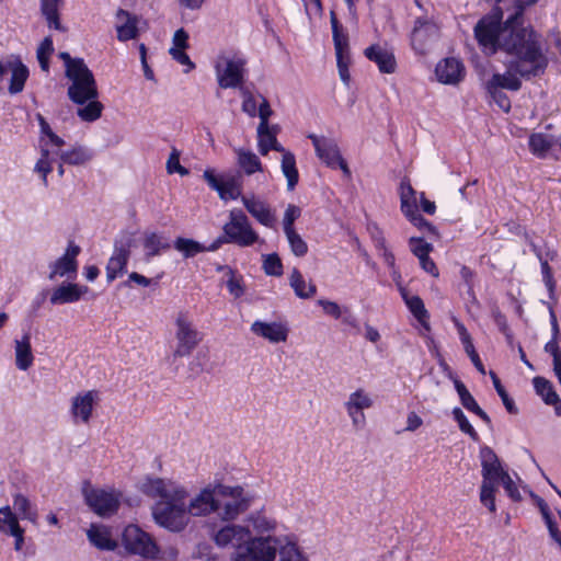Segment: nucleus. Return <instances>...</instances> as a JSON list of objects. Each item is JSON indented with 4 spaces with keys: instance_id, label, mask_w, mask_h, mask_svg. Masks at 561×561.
I'll return each instance as SVG.
<instances>
[{
    "instance_id": "obj_1",
    "label": "nucleus",
    "mask_w": 561,
    "mask_h": 561,
    "mask_svg": "<svg viewBox=\"0 0 561 561\" xmlns=\"http://www.w3.org/2000/svg\"><path fill=\"white\" fill-rule=\"evenodd\" d=\"M537 0H516L515 11L505 23L502 12L494 10L481 18L474 26V37L485 55H494L499 49L507 54L510 68L522 78L530 79L545 73L549 58L542 37L531 27H519V19L526 7Z\"/></svg>"
},
{
    "instance_id": "obj_2",
    "label": "nucleus",
    "mask_w": 561,
    "mask_h": 561,
    "mask_svg": "<svg viewBox=\"0 0 561 561\" xmlns=\"http://www.w3.org/2000/svg\"><path fill=\"white\" fill-rule=\"evenodd\" d=\"M145 495L157 500L151 506L152 518L160 527L170 531H182L190 523V516H204L220 510L216 486L203 489L187 501V490L170 479L146 477L139 483Z\"/></svg>"
},
{
    "instance_id": "obj_3",
    "label": "nucleus",
    "mask_w": 561,
    "mask_h": 561,
    "mask_svg": "<svg viewBox=\"0 0 561 561\" xmlns=\"http://www.w3.org/2000/svg\"><path fill=\"white\" fill-rule=\"evenodd\" d=\"M213 539L218 547H233L231 561H274L272 535L253 536L249 527L229 524L218 529Z\"/></svg>"
},
{
    "instance_id": "obj_4",
    "label": "nucleus",
    "mask_w": 561,
    "mask_h": 561,
    "mask_svg": "<svg viewBox=\"0 0 561 561\" xmlns=\"http://www.w3.org/2000/svg\"><path fill=\"white\" fill-rule=\"evenodd\" d=\"M480 460L482 467V485L480 490V501L489 508L491 513L496 511L495 506V491L496 483L506 473L501 465V461L494 450L489 446H483L480 449Z\"/></svg>"
},
{
    "instance_id": "obj_5",
    "label": "nucleus",
    "mask_w": 561,
    "mask_h": 561,
    "mask_svg": "<svg viewBox=\"0 0 561 561\" xmlns=\"http://www.w3.org/2000/svg\"><path fill=\"white\" fill-rule=\"evenodd\" d=\"M247 60L236 53H222L215 62V72L220 88H239L245 76Z\"/></svg>"
},
{
    "instance_id": "obj_6",
    "label": "nucleus",
    "mask_w": 561,
    "mask_h": 561,
    "mask_svg": "<svg viewBox=\"0 0 561 561\" xmlns=\"http://www.w3.org/2000/svg\"><path fill=\"white\" fill-rule=\"evenodd\" d=\"M79 64L77 68L66 75L71 81L67 94L73 103L83 105L89 100L96 99L99 92L92 71L85 62Z\"/></svg>"
},
{
    "instance_id": "obj_7",
    "label": "nucleus",
    "mask_w": 561,
    "mask_h": 561,
    "mask_svg": "<svg viewBox=\"0 0 561 561\" xmlns=\"http://www.w3.org/2000/svg\"><path fill=\"white\" fill-rule=\"evenodd\" d=\"M222 231L228 242L239 247H250L260 239L241 209L234 208L229 211V220L224 225Z\"/></svg>"
},
{
    "instance_id": "obj_8",
    "label": "nucleus",
    "mask_w": 561,
    "mask_h": 561,
    "mask_svg": "<svg viewBox=\"0 0 561 561\" xmlns=\"http://www.w3.org/2000/svg\"><path fill=\"white\" fill-rule=\"evenodd\" d=\"M175 339L176 347L173 352L174 357L188 356L203 340V335L197 331L187 312L180 311L175 318Z\"/></svg>"
},
{
    "instance_id": "obj_9",
    "label": "nucleus",
    "mask_w": 561,
    "mask_h": 561,
    "mask_svg": "<svg viewBox=\"0 0 561 561\" xmlns=\"http://www.w3.org/2000/svg\"><path fill=\"white\" fill-rule=\"evenodd\" d=\"M41 133L47 137V140H41V157L35 163L34 172L38 173L42 178L44 186L48 185L47 176L53 171L54 157H51L53 148H61L65 145V140L53 131L49 124L43 123Z\"/></svg>"
},
{
    "instance_id": "obj_10",
    "label": "nucleus",
    "mask_w": 561,
    "mask_h": 561,
    "mask_svg": "<svg viewBox=\"0 0 561 561\" xmlns=\"http://www.w3.org/2000/svg\"><path fill=\"white\" fill-rule=\"evenodd\" d=\"M126 550L147 559H156L159 548L153 538L136 525H128L123 533Z\"/></svg>"
},
{
    "instance_id": "obj_11",
    "label": "nucleus",
    "mask_w": 561,
    "mask_h": 561,
    "mask_svg": "<svg viewBox=\"0 0 561 561\" xmlns=\"http://www.w3.org/2000/svg\"><path fill=\"white\" fill-rule=\"evenodd\" d=\"M217 497L227 499L220 505L222 510L219 514L225 520H232L237 518L241 513L248 510L250 506V497L244 495L241 486H228L217 485L216 486Z\"/></svg>"
},
{
    "instance_id": "obj_12",
    "label": "nucleus",
    "mask_w": 561,
    "mask_h": 561,
    "mask_svg": "<svg viewBox=\"0 0 561 561\" xmlns=\"http://www.w3.org/2000/svg\"><path fill=\"white\" fill-rule=\"evenodd\" d=\"M308 138L312 141L317 157L329 168H340L346 176L351 175L347 163L342 158L339 145L335 139L310 134Z\"/></svg>"
},
{
    "instance_id": "obj_13",
    "label": "nucleus",
    "mask_w": 561,
    "mask_h": 561,
    "mask_svg": "<svg viewBox=\"0 0 561 561\" xmlns=\"http://www.w3.org/2000/svg\"><path fill=\"white\" fill-rule=\"evenodd\" d=\"M133 244L134 237L130 232H124L115 240L113 254L106 265V279L108 283L126 273Z\"/></svg>"
},
{
    "instance_id": "obj_14",
    "label": "nucleus",
    "mask_w": 561,
    "mask_h": 561,
    "mask_svg": "<svg viewBox=\"0 0 561 561\" xmlns=\"http://www.w3.org/2000/svg\"><path fill=\"white\" fill-rule=\"evenodd\" d=\"M87 504L102 517L114 514L119 506V495L113 491L91 489L84 492Z\"/></svg>"
},
{
    "instance_id": "obj_15",
    "label": "nucleus",
    "mask_w": 561,
    "mask_h": 561,
    "mask_svg": "<svg viewBox=\"0 0 561 561\" xmlns=\"http://www.w3.org/2000/svg\"><path fill=\"white\" fill-rule=\"evenodd\" d=\"M436 36V25L426 18H419L411 33V45L417 54H425Z\"/></svg>"
},
{
    "instance_id": "obj_16",
    "label": "nucleus",
    "mask_w": 561,
    "mask_h": 561,
    "mask_svg": "<svg viewBox=\"0 0 561 561\" xmlns=\"http://www.w3.org/2000/svg\"><path fill=\"white\" fill-rule=\"evenodd\" d=\"M99 400V393L95 390H89L78 393L71 400L70 413L73 422L88 423L92 416L93 407Z\"/></svg>"
},
{
    "instance_id": "obj_17",
    "label": "nucleus",
    "mask_w": 561,
    "mask_h": 561,
    "mask_svg": "<svg viewBox=\"0 0 561 561\" xmlns=\"http://www.w3.org/2000/svg\"><path fill=\"white\" fill-rule=\"evenodd\" d=\"M79 253L80 248L73 242H69L64 255L49 265L50 273L48 278L54 279L57 276L62 277L70 276L71 274L76 275L78 268L77 256Z\"/></svg>"
},
{
    "instance_id": "obj_18",
    "label": "nucleus",
    "mask_w": 561,
    "mask_h": 561,
    "mask_svg": "<svg viewBox=\"0 0 561 561\" xmlns=\"http://www.w3.org/2000/svg\"><path fill=\"white\" fill-rule=\"evenodd\" d=\"M251 332L272 344L286 342L288 337V328L283 322H266L256 320L251 324Z\"/></svg>"
},
{
    "instance_id": "obj_19",
    "label": "nucleus",
    "mask_w": 561,
    "mask_h": 561,
    "mask_svg": "<svg viewBox=\"0 0 561 561\" xmlns=\"http://www.w3.org/2000/svg\"><path fill=\"white\" fill-rule=\"evenodd\" d=\"M241 202L251 216L261 225L267 228H273L275 226L276 216L266 202L257 198L253 194L250 196H241Z\"/></svg>"
},
{
    "instance_id": "obj_20",
    "label": "nucleus",
    "mask_w": 561,
    "mask_h": 561,
    "mask_svg": "<svg viewBox=\"0 0 561 561\" xmlns=\"http://www.w3.org/2000/svg\"><path fill=\"white\" fill-rule=\"evenodd\" d=\"M367 59L375 62L382 73H393L397 69V60L391 49L381 45H371L364 50Z\"/></svg>"
},
{
    "instance_id": "obj_21",
    "label": "nucleus",
    "mask_w": 561,
    "mask_h": 561,
    "mask_svg": "<svg viewBox=\"0 0 561 561\" xmlns=\"http://www.w3.org/2000/svg\"><path fill=\"white\" fill-rule=\"evenodd\" d=\"M435 75L437 80L444 84H457L463 79L465 67L457 58H445L437 64Z\"/></svg>"
},
{
    "instance_id": "obj_22",
    "label": "nucleus",
    "mask_w": 561,
    "mask_h": 561,
    "mask_svg": "<svg viewBox=\"0 0 561 561\" xmlns=\"http://www.w3.org/2000/svg\"><path fill=\"white\" fill-rule=\"evenodd\" d=\"M140 20L123 9L117 10L115 15V30L117 32V39L127 42L135 39L139 34Z\"/></svg>"
},
{
    "instance_id": "obj_23",
    "label": "nucleus",
    "mask_w": 561,
    "mask_h": 561,
    "mask_svg": "<svg viewBox=\"0 0 561 561\" xmlns=\"http://www.w3.org/2000/svg\"><path fill=\"white\" fill-rule=\"evenodd\" d=\"M272 547L280 561H307L293 536H272Z\"/></svg>"
},
{
    "instance_id": "obj_24",
    "label": "nucleus",
    "mask_w": 561,
    "mask_h": 561,
    "mask_svg": "<svg viewBox=\"0 0 561 561\" xmlns=\"http://www.w3.org/2000/svg\"><path fill=\"white\" fill-rule=\"evenodd\" d=\"M54 159L59 157L62 163L70 165H82L89 162L93 158V152L81 145H77L69 150H61V148H55L51 151Z\"/></svg>"
},
{
    "instance_id": "obj_25",
    "label": "nucleus",
    "mask_w": 561,
    "mask_h": 561,
    "mask_svg": "<svg viewBox=\"0 0 561 561\" xmlns=\"http://www.w3.org/2000/svg\"><path fill=\"white\" fill-rule=\"evenodd\" d=\"M88 291V287H82L75 283L61 284L55 288L50 295L53 305L71 304L80 300L83 294Z\"/></svg>"
},
{
    "instance_id": "obj_26",
    "label": "nucleus",
    "mask_w": 561,
    "mask_h": 561,
    "mask_svg": "<svg viewBox=\"0 0 561 561\" xmlns=\"http://www.w3.org/2000/svg\"><path fill=\"white\" fill-rule=\"evenodd\" d=\"M87 537L90 543L100 550L113 551L117 548V542L106 526L92 524L87 530Z\"/></svg>"
},
{
    "instance_id": "obj_27",
    "label": "nucleus",
    "mask_w": 561,
    "mask_h": 561,
    "mask_svg": "<svg viewBox=\"0 0 561 561\" xmlns=\"http://www.w3.org/2000/svg\"><path fill=\"white\" fill-rule=\"evenodd\" d=\"M522 77L518 72L510 68V60L507 61V71L504 73H494L486 82L485 89H507L517 91L522 87V81L517 77Z\"/></svg>"
},
{
    "instance_id": "obj_28",
    "label": "nucleus",
    "mask_w": 561,
    "mask_h": 561,
    "mask_svg": "<svg viewBox=\"0 0 561 561\" xmlns=\"http://www.w3.org/2000/svg\"><path fill=\"white\" fill-rule=\"evenodd\" d=\"M402 298L411 311V313L415 317L419 323L425 331H430L431 327L428 323L430 314L425 309L423 300L416 295H409L404 288H401Z\"/></svg>"
},
{
    "instance_id": "obj_29",
    "label": "nucleus",
    "mask_w": 561,
    "mask_h": 561,
    "mask_svg": "<svg viewBox=\"0 0 561 561\" xmlns=\"http://www.w3.org/2000/svg\"><path fill=\"white\" fill-rule=\"evenodd\" d=\"M557 144L558 140L552 135L545 133H534L528 140L529 150L540 159L547 158L551 148Z\"/></svg>"
},
{
    "instance_id": "obj_30",
    "label": "nucleus",
    "mask_w": 561,
    "mask_h": 561,
    "mask_svg": "<svg viewBox=\"0 0 561 561\" xmlns=\"http://www.w3.org/2000/svg\"><path fill=\"white\" fill-rule=\"evenodd\" d=\"M534 387L546 404L553 405L557 415H561V400L549 380L543 377H535Z\"/></svg>"
},
{
    "instance_id": "obj_31",
    "label": "nucleus",
    "mask_w": 561,
    "mask_h": 561,
    "mask_svg": "<svg viewBox=\"0 0 561 561\" xmlns=\"http://www.w3.org/2000/svg\"><path fill=\"white\" fill-rule=\"evenodd\" d=\"M9 70L11 71L9 93L18 94L24 89L28 78V69L21 60L16 59L9 61Z\"/></svg>"
},
{
    "instance_id": "obj_32",
    "label": "nucleus",
    "mask_w": 561,
    "mask_h": 561,
    "mask_svg": "<svg viewBox=\"0 0 561 561\" xmlns=\"http://www.w3.org/2000/svg\"><path fill=\"white\" fill-rule=\"evenodd\" d=\"M13 508L19 518L36 524L38 514L36 506L22 493L12 495Z\"/></svg>"
},
{
    "instance_id": "obj_33",
    "label": "nucleus",
    "mask_w": 561,
    "mask_h": 561,
    "mask_svg": "<svg viewBox=\"0 0 561 561\" xmlns=\"http://www.w3.org/2000/svg\"><path fill=\"white\" fill-rule=\"evenodd\" d=\"M15 364L21 370H27L34 360L28 335H24L21 340L15 341Z\"/></svg>"
},
{
    "instance_id": "obj_34",
    "label": "nucleus",
    "mask_w": 561,
    "mask_h": 561,
    "mask_svg": "<svg viewBox=\"0 0 561 561\" xmlns=\"http://www.w3.org/2000/svg\"><path fill=\"white\" fill-rule=\"evenodd\" d=\"M61 0H41V12L45 18L49 28L65 32L66 28L59 20V8Z\"/></svg>"
},
{
    "instance_id": "obj_35",
    "label": "nucleus",
    "mask_w": 561,
    "mask_h": 561,
    "mask_svg": "<svg viewBox=\"0 0 561 561\" xmlns=\"http://www.w3.org/2000/svg\"><path fill=\"white\" fill-rule=\"evenodd\" d=\"M249 528L255 533L256 536H266L276 529L277 523L275 519L267 517L261 512L252 513L248 517Z\"/></svg>"
},
{
    "instance_id": "obj_36",
    "label": "nucleus",
    "mask_w": 561,
    "mask_h": 561,
    "mask_svg": "<svg viewBox=\"0 0 561 561\" xmlns=\"http://www.w3.org/2000/svg\"><path fill=\"white\" fill-rule=\"evenodd\" d=\"M170 244L164 238L156 232H145L144 234V250L147 260L157 256L161 253V250H167Z\"/></svg>"
},
{
    "instance_id": "obj_37",
    "label": "nucleus",
    "mask_w": 561,
    "mask_h": 561,
    "mask_svg": "<svg viewBox=\"0 0 561 561\" xmlns=\"http://www.w3.org/2000/svg\"><path fill=\"white\" fill-rule=\"evenodd\" d=\"M289 284L295 294L302 299L311 298L317 291L316 285L312 283L307 284L297 268L293 270L289 277Z\"/></svg>"
},
{
    "instance_id": "obj_38",
    "label": "nucleus",
    "mask_w": 561,
    "mask_h": 561,
    "mask_svg": "<svg viewBox=\"0 0 561 561\" xmlns=\"http://www.w3.org/2000/svg\"><path fill=\"white\" fill-rule=\"evenodd\" d=\"M236 153L238 157V164L245 174L251 175L255 172L262 171V163L254 152L239 148L236 149Z\"/></svg>"
},
{
    "instance_id": "obj_39",
    "label": "nucleus",
    "mask_w": 561,
    "mask_h": 561,
    "mask_svg": "<svg viewBox=\"0 0 561 561\" xmlns=\"http://www.w3.org/2000/svg\"><path fill=\"white\" fill-rule=\"evenodd\" d=\"M282 172L287 180V190L293 191L298 183L299 174L296 159L291 152H284L282 157Z\"/></svg>"
},
{
    "instance_id": "obj_40",
    "label": "nucleus",
    "mask_w": 561,
    "mask_h": 561,
    "mask_svg": "<svg viewBox=\"0 0 561 561\" xmlns=\"http://www.w3.org/2000/svg\"><path fill=\"white\" fill-rule=\"evenodd\" d=\"M373 241L375 243L376 249L379 251L380 256L382 257L386 265L393 270V274H397L396 271V259L393 253L388 249L386 243V238L382 232L377 229L376 233L373 234Z\"/></svg>"
},
{
    "instance_id": "obj_41",
    "label": "nucleus",
    "mask_w": 561,
    "mask_h": 561,
    "mask_svg": "<svg viewBox=\"0 0 561 561\" xmlns=\"http://www.w3.org/2000/svg\"><path fill=\"white\" fill-rule=\"evenodd\" d=\"M276 127L267 126L263 130L257 127V145L261 154L266 156L273 145H277Z\"/></svg>"
},
{
    "instance_id": "obj_42",
    "label": "nucleus",
    "mask_w": 561,
    "mask_h": 561,
    "mask_svg": "<svg viewBox=\"0 0 561 561\" xmlns=\"http://www.w3.org/2000/svg\"><path fill=\"white\" fill-rule=\"evenodd\" d=\"M373 404V398L364 389H357L354 392H352L344 403V405H350L363 412L364 410L371 408Z\"/></svg>"
},
{
    "instance_id": "obj_43",
    "label": "nucleus",
    "mask_w": 561,
    "mask_h": 561,
    "mask_svg": "<svg viewBox=\"0 0 561 561\" xmlns=\"http://www.w3.org/2000/svg\"><path fill=\"white\" fill-rule=\"evenodd\" d=\"M102 111V103L92 99L84 106L78 108L77 115L84 122H94L101 116Z\"/></svg>"
},
{
    "instance_id": "obj_44",
    "label": "nucleus",
    "mask_w": 561,
    "mask_h": 561,
    "mask_svg": "<svg viewBox=\"0 0 561 561\" xmlns=\"http://www.w3.org/2000/svg\"><path fill=\"white\" fill-rule=\"evenodd\" d=\"M174 248L183 253L185 257H192L201 252H205V247L193 239L178 238Z\"/></svg>"
},
{
    "instance_id": "obj_45",
    "label": "nucleus",
    "mask_w": 561,
    "mask_h": 561,
    "mask_svg": "<svg viewBox=\"0 0 561 561\" xmlns=\"http://www.w3.org/2000/svg\"><path fill=\"white\" fill-rule=\"evenodd\" d=\"M54 53V44L50 36L45 37L36 51V57L39 64V67L43 71H49V57Z\"/></svg>"
},
{
    "instance_id": "obj_46",
    "label": "nucleus",
    "mask_w": 561,
    "mask_h": 561,
    "mask_svg": "<svg viewBox=\"0 0 561 561\" xmlns=\"http://www.w3.org/2000/svg\"><path fill=\"white\" fill-rule=\"evenodd\" d=\"M489 375H490V377L492 379V382H493V386H494L497 394L502 399V402H503L505 409L507 410V412L511 413V414H516L517 413V408L515 407V403H514L513 399L510 398L508 393L506 392V390L502 386V383H501L500 379L497 378L496 374L494 371H490Z\"/></svg>"
},
{
    "instance_id": "obj_47",
    "label": "nucleus",
    "mask_w": 561,
    "mask_h": 561,
    "mask_svg": "<svg viewBox=\"0 0 561 561\" xmlns=\"http://www.w3.org/2000/svg\"><path fill=\"white\" fill-rule=\"evenodd\" d=\"M227 288L230 295L234 298H240L244 294L243 278L238 275L232 268H227Z\"/></svg>"
},
{
    "instance_id": "obj_48",
    "label": "nucleus",
    "mask_w": 561,
    "mask_h": 561,
    "mask_svg": "<svg viewBox=\"0 0 561 561\" xmlns=\"http://www.w3.org/2000/svg\"><path fill=\"white\" fill-rule=\"evenodd\" d=\"M453 416L455 421L458 423V426L462 433L470 436V438L473 439L474 442L479 440V435L477 431L470 424V422L468 421L467 416L465 415L460 408H455L453 410Z\"/></svg>"
},
{
    "instance_id": "obj_49",
    "label": "nucleus",
    "mask_w": 561,
    "mask_h": 561,
    "mask_svg": "<svg viewBox=\"0 0 561 561\" xmlns=\"http://www.w3.org/2000/svg\"><path fill=\"white\" fill-rule=\"evenodd\" d=\"M285 234L290 245V250L296 256H304L307 254L308 245L296 230L287 231Z\"/></svg>"
},
{
    "instance_id": "obj_50",
    "label": "nucleus",
    "mask_w": 561,
    "mask_h": 561,
    "mask_svg": "<svg viewBox=\"0 0 561 561\" xmlns=\"http://www.w3.org/2000/svg\"><path fill=\"white\" fill-rule=\"evenodd\" d=\"M455 388L457 390L461 404L468 411L473 413L479 408V404L477 403L476 399L468 391L466 386L458 379L455 380Z\"/></svg>"
},
{
    "instance_id": "obj_51",
    "label": "nucleus",
    "mask_w": 561,
    "mask_h": 561,
    "mask_svg": "<svg viewBox=\"0 0 561 561\" xmlns=\"http://www.w3.org/2000/svg\"><path fill=\"white\" fill-rule=\"evenodd\" d=\"M454 323L457 329L460 342L463 346L466 354L469 357L472 356L473 354L477 353V351L474 348L473 341H472L470 333L468 332L466 327L458 319L455 318Z\"/></svg>"
},
{
    "instance_id": "obj_52",
    "label": "nucleus",
    "mask_w": 561,
    "mask_h": 561,
    "mask_svg": "<svg viewBox=\"0 0 561 561\" xmlns=\"http://www.w3.org/2000/svg\"><path fill=\"white\" fill-rule=\"evenodd\" d=\"M263 270L267 275L280 276L283 274V264L277 254H267L263 260Z\"/></svg>"
},
{
    "instance_id": "obj_53",
    "label": "nucleus",
    "mask_w": 561,
    "mask_h": 561,
    "mask_svg": "<svg viewBox=\"0 0 561 561\" xmlns=\"http://www.w3.org/2000/svg\"><path fill=\"white\" fill-rule=\"evenodd\" d=\"M218 194L224 201L237 199L241 196V187L233 179H230L228 181H224Z\"/></svg>"
},
{
    "instance_id": "obj_54",
    "label": "nucleus",
    "mask_w": 561,
    "mask_h": 561,
    "mask_svg": "<svg viewBox=\"0 0 561 561\" xmlns=\"http://www.w3.org/2000/svg\"><path fill=\"white\" fill-rule=\"evenodd\" d=\"M411 252L419 259L425 257L433 250V245L431 243L425 242L421 238L412 237L409 240Z\"/></svg>"
},
{
    "instance_id": "obj_55",
    "label": "nucleus",
    "mask_w": 561,
    "mask_h": 561,
    "mask_svg": "<svg viewBox=\"0 0 561 561\" xmlns=\"http://www.w3.org/2000/svg\"><path fill=\"white\" fill-rule=\"evenodd\" d=\"M260 98L262 101L259 104V108L256 112V115L260 117V124L257 127H260V129L263 130L264 128H267V126H270L268 118L273 114V111L271 108L268 101L262 95H260Z\"/></svg>"
},
{
    "instance_id": "obj_56",
    "label": "nucleus",
    "mask_w": 561,
    "mask_h": 561,
    "mask_svg": "<svg viewBox=\"0 0 561 561\" xmlns=\"http://www.w3.org/2000/svg\"><path fill=\"white\" fill-rule=\"evenodd\" d=\"M540 267L542 274V282L545 283V286L547 287L550 296L552 297L556 290V282L553 279L552 270L547 259H541Z\"/></svg>"
},
{
    "instance_id": "obj_57",
    "label": "nucleus",
    "mask_w": 561,
    "mask_h": 561,
    "mask_svg": "<svg viewBox=\"0 0 561 561\" xmlns=\"http://www.w3.org/2000/svg\"><path fill=\"white\" fill-rule=\"evenodd\" d=\"M499 481L502 482L507 495L513 501L522 500V495H520L515 482L513 481L512 477L508 474V472L502 473V477L499 479Z\"/></svg>"
},
{
    "instance_id": "obj_58",
    "label": "nucleus",
    "mask_w": 561,
    "mask_h": 561,
    "mask_svg": "<svg viewBox=\"0 0 561 561\" xmlns=\"http://www.w3.org/2000/svg\"><path fill=\"white\" fill-rule=\"evenodd\" d=\"M300 216V208L295 205H288L283 219L284 232L295 230L294 222Z\"/></svg>"
},
{
    "instance_id": "obj_59",
    "label": "nucleus",
    "mask_w": 561,
    "mask_h": 561,
    "mask_svg": "<svg viewBox=\"0 0 561 561\" xmlns=\"http://www.w3.org/2000/svg\"><path fill=\"white\" fill-rule=\"evenodd\" d=\"M486 91L501 110L506 113L511 110V101L507 95L501 91V89H486Z\"/></svg>"
},
{
    "instance_id": "obj_60",
    "label": "nucleus",
    "mask_w": 561,
    "mask_h": 561,
    "mask_svg": "<svg viewBox=\"0 0 561 561\" xmlns=\"http://www.w3.org/2000/svg\"><path fill=\"white\" fill-rule=\"evenodd\" d=\"M352 425L355 430H362L366 424L365 413L360 410L354 409L350 405H344Z\"/></svg>"
},
{
    "instance_id": "obj_61",
    "label": "nucleus",
    "mask_w": 561,
    "mask_h": 561,
    "mask_svg": "<svg viewBox=\"0 0 561 561\" xmlns=\"http://www.w3.org/2000/svg\"><path fill=\"white\" fill-rule=\"evenodd\" d=\"M242 95H243L242 111L244 113H247L250 117L256 116L259 104H257L255 98L248 91H243Z\"/></svg>"
},
{
    "instance_id": "obj_62",
    "label": "nucleus",
    "mask_w": 561,
    "mask_h": 561,
    "mask_svg": "<svg viewBox=\"0 0 561 561\" xmlns=\"http://www.w3.org/2000/svg\"><path fill=\"white\" fill-rule=\"evenodd\" d=\"M334 48H335V54H336L337 67H341V66L350 67L351 56H350L348 41L343 42L341 44V47L334 46Z\"/></svg>"
},
{
    "instance_id": "obj_63",
    "label": "nucleus",
    "mask_w": 561,
    "mask_h": 561,
    "mask_svg": "<svg viewBox=\"0 0 561 561\" xmlns=\"http://www.w3.org/2000/svg\"><path fill=\"white\" fill-rule=\"evenodd\" d=\"M184 50L185 49L182 48H170L169 53L174 60L187 67L184 70L185 72H190L192 69H194L195 65L191 61L188 55Z\"/></svg>"
},
{
    "instance_id": "obj_64",
    "label": "nucleus",
    "mask_w": 561,
    "mask_h": 561,
    "mask_svg": "<svg viewBox=\"0 0 561 561\" xmlns=\"http://www.w3.org/2000/svg\"><path fill=\"white\" fill-rule=\"evenodd\" d=\"M318 305L322 307L323 311L327 314H329L335 319L341 318L343 314V310L335 301L320 299V300H318Z\"/></svg>"
}]
</instances>
